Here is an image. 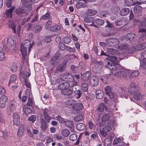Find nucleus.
Returning a JSON list of instances; mask_svg holds the SVG:
<instances>
[{"instance_id": "nucleus-1", "label": "nucleus", "mask_w": 146, "mask_h": 146, "mask_svg": "<svg viewBox=\"0 0 146 146\" xmlns=\"http://www.w3.org/2000/svg\"><path fill=\"white\" fill-rule=\"evenodd\" d=\"M131 71L128 69H124L115 73L116 77H119L123 79H126L128 76L129 77Z\"/></svg>"}, {"instance_id": "nucleus-2", "label": "nucleus", "mask_w": 146, "mask_h": 146, "mask_svg": "<svg viewBox=\"0 0 146 146\" xmlns=\"http://www.w3.org/2000/svg\"><path fill=\"white\" fill-rule=\"evenodd\" d=\"M28 8L25 7L24 5H22L21 7L17 9L16 13L19 16H25L27 15L29 11Z\"/></svg>"}, {"instance_id": "nucleus-3", "label": "nucleus", "mask_w": 146, "mask_h": 146, "mask_svg": "<svg viewBox=\"0 0 146 146\" xmlns=\"http://www.w3.org/2000/svg\"><path fill=\"white\" fill-rule=\"evenodd\" d=\"M107 45L110 46H115L119 43V40L116 38H109L106 40Z\"/></svg>"}, {"instance_id": "nucleus-4", "label": "nucleus", "mask_w": 146, "mask_h": 146, "mask_svg": "<svg viewBox=\"0 0 146 146\" xmlns=\"http://www.w3.org/2000/svg\"><path fill=\"white\" fill-rule=\"evenodd\" d=\"M34 43L33 42L31 44L30 41L28 40H25L24 41V43H21L20 45V50H21V46L22 44L23 46L25 47L26 50L27 51V48H28L29 51L28 53H29L31 51V49L33 47Z\"/></svg>"}, {"instance_id": "nucleus-5", "label": "nucleus", "mask_w": 146, "mask_h": 146, "mask_svg": "<svg viewBox=\"0 0 146 146\" xmlns=\"http://www.w3.org/2000/svg\"><path fill=\"white\" fill-rule=\"evenodd\" d=\"M139 33H141V36L138 39V41L141 42L146 39V29L140 28L138 31Z\"/></svg>"}, {"instance_id": "nucleus-6", "label": "nucleus", "mask_w": 146, "mask_h": 146, "mask_svg": "<svg viewBox=\"0 0 146 146\" xmlns=\"http://www.w3.org/2000/svg\"><path fill=\"white\" fill-rule=\"evenodd\" d=\"M104 21L100 19H95L94 22L90 25L93 26L95 27H97L98 26L102 25L104 23Z\"/></svg>"}, {"instance_id": "nucleus-7", "label": "nucleus", "mask_w": 146, "mask_h": 146, "mask_svg": "<svg viewBox=\"0 0 146 146\" xmlns=\"http://www.w3.org/2000/svg\"><path fill=\"white\" fill-rule=\"evenodd\" d=\"M119 92L121 93V95L122 96L124 97L125 98H128L129 96V90L125 87H121L120 89Z\"/></svg>"}, {"instance_id": "nucleus-8", "label": "nucleus", "mask_w": 146, "mask_h": 146, "mask_svg": "<svg viewBox=\"0 0 146 146\" xmlns=\"http://www.w3.org/2000/svg\"><path fill=\"white\" fill-rule=\"evenodd\" d=\"M21 2L25 7H27L29 11H31L32 9L31 4L32 3V0H21Z\"/></svg>"}, {"instance_id": "nucleus-9", "label": "nucleus", "mask_w": 146, "mask_h": 146, "mask_svg": "<svg viewBox=\"0 0 146 146\" xmlns=\"http://www.w3.org/2000/svg\"><path fill=\"white\" fill-rule=\"evenodd\" d=\"M99 82L98 78L95 76H93L90 78V83L92 86L95 87L97 86Z\"/></svg>"}, {"instance_id": "nucleus-10", "label": "nucleus", "mask_w": 146, "mask_h": 146, "mask_svg": "<svg viewBox=\"0 0 146 146\" xmlns=\"http://www.w3.org/2000/svg\"><path fill=\"white\" fill-rule=\"evenodd\" d=\"M7 100V97L5 95H2L0 97V107L3 108L5 107L6 102Z\"/></svg>"}, {"instance_id": "nucleus-11", "label": "nucleus", "mask_w": 146, "mask_h": 146, "mask_svg": "<svg viewBox=\"0 0 146 146\" xmlns=\"http://www.w3.org/2000/svg\"><path fill=\"white\" fill-rule=\"evenodd\" d=\"M60 55L59 54H56L54 57L51 58L50 63L52 65L58 62L60 60Z\"/></svg>"}, {"instance_id": "nucleus-12", "label": "nucleus", "mask_w": 146, "mask_h": 146, "mask_svg": "<svg viewBox=\"0 0 146 146\" xmlns=\"http://www.w3.org/2000/svg\"><path fill=\"white\" fill-rule=\"evenodd\" d=\"M116 64L111 63L110 61H108L107 63L105 65V67L109 68L111 71H115L117 69V66H116Z\"/></svg>"}, {"instance_id": "nucleus-13", "label": "nucleus", "mask_w": 146, "mask_h": 146, "mask_svg": "<svg viewBox=\"0 0 146 146\" xmlns=\"http://www.w3.org/2000/svg\"><path fill=\"white\" fill-rule=\"evenodd\" d=\"M65 124L70 129L72 132H74V123L73 121L69 120L66 121L65 122Z\"/></svg>"}, {"instance_id": "nucleus-14", "label": "nucleus", "mask_w": 146, "mask_h": 146, "mask_svg": "<svg viewBox=\"0 0 146 146\" xmlns=\"http://www.w3.org/2000/svg\"><path fill=\"white\" fill-rule=\"evenodd\" d=\"M70 85V84L68 82H65L60 84L58 86V88L59 89L62 90L65 89H67L69 88Z\"/></svg>"}, {"instance_id": "nucleus-15", "label": "nucleus", "mask_w": 146, "mask_h": 146, "mask_svg": "<svg viewBox=\"0 0 146 146\" xmlns=\"http://www.w3.org/2000/svg\"><path fill=\"white\" fill-rule=\"evenodd\" d=\"M21 51L23 56L22 62L24 63L26 59L25 57L27 55V51L26 50L25 47L23 46L22 44L21 46Z\"/></svg>"}, {"instance_id": "nucleus-16", "label": "nucleus", "mask_w": 146, "mask_h": 146, "mask_svg": "<svg viewBox=\"0 0 146 146\" xmlns=\"http://www.w3.org/2000/svg\"><path fill=\"white\" fill-rule=\"evenodd\" d=\"M7 24L9 27L11 28L13 31L14 33H15L16 25L14 22L11 19H9Z\"/></svg>"}, {"instance_id": "nucleus-17", "label": "nucleus", "mask_w": 146, "mask_h": 146, "mask_svg": "<svg viewBox=\"0 0 146 146\" xmlns=\"http://www.w3.org/2000/svg\"><path fill=\"white\" fill-rule=\"evenodd\" d=\"M13 121L14 125L18 126L19 125L20 123V119L19 116L17 113H15L13 115Z\"/></svg>"}, {"instance_id": "nucleus-18", "label": "nucleus", "mask_w": 146, "mask_h": 146, "mask_svg": "<svg viewBox=\"0 0 146 146\" xmlns=\"http://www.w3.org/2000/svg\"><path fill=\"white\" fill-rule=\"evenodd\" d=\"M49 110L46 108H45L42 110L43 115L46 121L49 123L50 120L51 119V117L48 115V113Z\"/></svg>"}, {"instance_id": "nucleus-19", "label": "nucleus", "mask_w": 146, "mask_h": 146, "mask_svg": "<svg viewBox=\"0 0 146 146\" xmlns=\"http://www.w3.org/2000/svg\"><path fill=\"white\" fill-rule=\"evenodd\" d=\"M91 76L90 72L89 71L84 72L81 75V78L84 80H89L90 77Z\"/></svg>"}, {"instance_id": "nucleus-20", "label": "nucleus", "mask_w": 146, "mask_h": 146, "mask_svg": "<svg viewBox=\"0 0 146 146\" xmlns=\"http://www.w3.org/2000/svg\"><path fill=\"white\" fill-rule=\"evenodd\" d=\"M135 37V34L133 33H129L126 34L125 36V38L126 40H129V41L131 42L134 39Z\"/></svg>"}, {"instance_id": "nucleus-21", "label": "nucleus", "mask_w": 146, "mask_h": 146, "mask_svg": "<svg viewBox=\"0 0 146 146\" xmlns=\"http://www.w3.org/2000/svg\"><path fill=\"white\" fill-rule=\"evenodd\" d=\"M106 60H110L111 63L115 64H117L118 62V61L117 60L116 57L114 56H108Z\"/></svg>"}, {"instance_id": "nucleus-22", "label": "nucleus", "mask_w": 146, "mask_h": 146, "mask_svg": "<svg viewBox=\"0 0 146 146\" xmlns=\"http://www.w3.org/2000/svg\"><path fill=\"white\" fill-rule=\"evenodd\" d=\"M129 9L128 8H124L120 11L119 14L122 16H124L128 15L129 13Z\"/></svg>"}, {"instance_id": "nucleus-23", "label": "nucleus", "mask_w": 146, "mask_h": 146, "mask_svg": "<svg viewBox=\"0 0 146 146\" xmlns=\"http://www.w3.org/2000/svg\"><path fill=\"white\" fill-rule=\"evenodd\" d=\"M72 108L77 110H82L83 108V104L80 103H76V102L75 104L72 106Z\"/></svg>"}, {"instance_id": "nucleus-24", "label": "nucleus", "mask_w": 146, "mask_h": 146, "mask_svg": "<svg viewBox=\"0 0 146 146\" xmlns=\"http://www.w3.org/2000/svg\"><path fill=\"white\" fill-rule=\"evenodd\" d=\"M66 65L65 64H59L56 67V70L57 71L62 72L65 70Z\"/></svg>"}, {"instance_id": "nucleus-25", "label": "nucleus", "mask_w": 146, "mask_h": 146, "mask_svg": "<svg viewBox=\"0 0 146 146\" xmlns=\"http://www.w3.org/2000/svg\"><path fill=\"white\" fill-rule=\"evenodd\" d=\"M72 91L69 88L62 90L61 91V94L65 95H70L72 94Z\"/></svg>"}, {"instance_id": "nucleus-26", "label": "nucleus", "mask_w": 146, "mask_h": 146, "mask_svg": "<svg viewBox=\"0 0 146 146\" xmlns=\"http://www.w3.org/2000/svg\"><path fill=\"white\" fill-rule=\"evenodd\" d=\"M41 121L40 123L41 124L40 127L41 129L43 130H45L47 128V124L45 119L42 117L40 118Z\"/></svg>"}, {"instance_id": "nucleus-27", "label": "nucleus", "mask_w": 146, "mask_h": 146, "mask_svg": "<svg viewBox=\"0 0 146 146\" xmlns=\"http://www.w3.org/2000/svg\"><path fill=\"white\" fill-rule=\"evenodd\" d=\"M16 107V104L15 102L10 103L9 105L8 111L11 112H13L15 110Z\"/></svg>"}, {"instance_id": "nucleus-28", "label": "nucleus", "mask_w": 146, "mask_h": 146, "mask_svg": "<svg viewBox=\"0 0 146 146\" xmlns=\"http://www.w3.org/2000/svg\"><path fill=\"white\" fill-rule=\"evenodd\" d=\"M96 98L98 99H102L104 95L103 92L100 90L96 91Z\"/></svg>"}, {"instance_id": "nucleus-29", "label": "nucleus", "mask_w": 146, "mask_h": 146, "mask_svg": "<svg viewBox=\"0 0 146 146\" xmlns=\"http://www.w3.org/2000/svg\"><path fill=\"white\" fill-rule=\"evenodd\" d=\"M15 43L14 38L13 37H9L7 39V44L9 46H12Z\"/></svg>"}, {"instance_id": "nucleus-30", "label": "nucleus", "mask_w": 146, "mask_h": 146, "mask_svg": "<svg viewBox=\"0 0 146 146\" xmlns=\"http://www.w3.org/2000/svg\"><path fill=\"white\" fill-rule=\"evenodd\" d=\"M24 131V126L23 124H21L18 130L17 135L19 136H21L23 134Z\"/></svg>"}, {"instance_id": "nucleus-31", "label": "nucleus", "mask_w": 146, "mask_h": 146, "mask_svg": "<svg viewBox=\"0 0 146 146\" xmlns=\"http://www.w3.org/2000/svg\"><path fill=\"white\" fill-rule=\"evenodd\" d=\"M76 127L78 130L80 131H82L86 128V126L83 123H80L77 124Z\"/></svg>"}, {"instance_id": "nucleus-32", "label": "nucleus", "mask_w": 146, "mask_h": 146, "mask_svg": "<svg viewBox=\"0 0 146 146\" xmlns=\"http://www.w3.org/2000/svg\"><path fill=\"white\" fill-rule=\"evenodd\" d=\"M142 10V8L139 5H136L134 7L133 11L134 13H140Z\"/></svg>"}, {"instance_id": "nucleus-33", "label": "nucleus", "mask_w": 146, "mask_h": 146, "mask_svg": "<svg viewBox=\"0 0 146 146\" xmlns=\"http://www.w3.org/2000/svg\"><path fill=\"white\" fill-rule=\"evenodd\" d=\"M74 93L75 94L74 96L77 99H79L82 94V92L80 90H78L74 91Z\"/></svg>"}, {"instance_id": "nucleus-34", "label": "nucleus", "mask_w": 146, "mask_h": 146, "mask_svg": "<svg viewBox=\"0 0 146 146\" xmlns=\"http://www.w3.org/2000/svg\"><path fill=\"white\" fill-rule=\"evenodd\" d=\"M54 24V23L52 20H49L46 23L45 26V28L46 29H50V28L53 26Z\"/></svg>"}, {"instance_id": "nucleus-35", "label": "nucleus", "mask_w": 146, "mask_h": 146, "mask_svg": "<svg viewBox=\"0 0 146 146\" xmlns=\"http://www.w3.org/2000/svg\"><path fill=\"white\" fill-rule=\"evenodd\" d=\"M107 108L106 106L103 103H102L99 106L97 110L100 112H103L104 110H106Z\"/></svg>"}, {"instance_id": "nucleus-36", "label": "nucleus", "mask_w": 146, "mask_h": 146, "mask_svg": "<svg viewBox=\"0 0 146 146\" xmlns=\"http://www.w3.org/2000/svg\"><path fill=\"white\" fill-rule=\"evenodd\" d=\"M61 29V27L60 25H55L51 27L50 28V31L53 32H57L60 31Z\"/></svg>"}, {"instance_id": "nucleus-37", "label": "nucleus", "mask_w": 146, "mask_h": 146, "mask_svg": "<svg viewBox=\"0 0 146 146\" xmlns=\"http://www.w3.org/2000/svg\"><path fill=\"white\" fill-rule=\"evenodd\" d=\"M14 8V6H13V7H11V8H10L9 9L6 10L5 12L6 14L9 18H11L12 17V12Z\"/></svg>"}, {"instance_id": "nucleus-38", "label": "nucleus", "mask_w": 146, "mask_h": 146, "mask_svg": "<svg viewBox=\"0 0 146 146\" xmlns=\"http://www.w3.org/2000/svg\"><path fill=\"white\" fill-rule=\"evenodd\" d=\"M139 90V87H136V88H133L129 90V94H134L137 93Z\"/></svg>"}, {"instance_id": "nucleus-39", "label": "nucleus", "mask_w": 146, "mask_h": 146, "mask_svg": "<svg viewBox=\"0 0 146 146\" xmlns=\"http://www.w3.org/2000/svg\"><path fill=\"white\" fill-rule=\"evenodd\" d=\"M87 6L86 4L81 2L77 3L76 5V8L77 9H79L81 8L86 7Z\"/></svg>"}, {"instance_id": "nucleus-40", "label": "nucleus", "mask_w": 146, "mask_h": 146, "mask_svg": "<svg viewBox=\"0 0 146 146\" xmlns=\"http://www.w3.org/2000/svg\"><path fill=\"white\" fill-rule=\"evenodd\" d=\"M62 40L64 43L67 44H69L71 41L70 38L67 36L63 38Z\"/></svg>"}, {"instance_id": "nucleus-41", "label": "nucleus", "mask_w": 146, "mask_h": 146, "mask_svg": "<svg viewBox=\"0 0 146 146\" xmlns=\"http://www.w3.org/2000/svg\"><path fill=\"white\" fill-rule=\"evenodd\" d=\"M61 133L62 135L65 137H68L70 134V132L69 130L66 129H64L62 130Z\"/></svg>"}, {"instance_id": "nucleus-42", "label": "nucleus", "mask_w": 146, "mask_h": 146, "mask_svg": "<svg viewBox=\"0 0 146 146\" xmlns=\"http://www.w3.org/2000/svg\"><path fill=\"white\" fill-rule=\"evenodd\" d=\"M88 85L87 83L85 82L82 83L81 86V89L84 92H87L88 90Z\"/></svg>"}, {"instance_id": "nucleus-43", "label": "nucleus", "mask_w": 146, "mask_h": 146, "mask_svg": "<svg viewBox=\"0 0 146 146\" xmlns=\"http://www.w3.org/2000/svg\"><path fill=\"white\" fill-rule=\"evenodd\" d=\"M50 12H48L45 15L40 17V20H47L49 19L50 17Z\"/></svg>"}, {"instance_id": "nucleus-44", "label": "nucleus", "mask_w": 146, "mask_h": 146, "mask_svg": "<svg viewBox=\"0 0 146 146\" xmlns=\"http://www.w3.org/2000/svg\"><path fill=\"white\" fill-rule=\"evenodd\" d=\"M42 27L40 25H35L34 27V30L36 33H38L40 32Z\"/></svg>"}, {"instance_id": "nucleus-45", "label": "nucleus", "mask_w": 146, "mask_h": 146, "mask_svg": "<svg viewBox=\"0 0 146 146\" xmlns=\"http://www.w3.org/2000/svg\"><path fill=\"white\" fill-rule=\"evenodd\" d=\"M135 49L134 47L133 46L128 47V48L127 49L126 52L128 54H130L133 53L135 51Z\"/></svg>"}, {"instance_id": "nucleus-46", "label": "nucleus", "mask_w": 146, "mask_h": 146, "mask_svg": "<svg viewBox=\"0 0 146 146\" xmlns=\"http://www.w3.org/2000/svg\"><path fill=\"white\" fill-rule=\"evenodd\" d=\"M129 74V78H134L137 76L139 75V73L138 71H135L132 72L131 71Z\"/></svg>"}, {"instance_id": "nucleus-47", "label": "nucleus", "mask_w": 146, "mask_h": 146, "mask_svg": "<svg viewBox=\"0 0 146 146\" xmlns=\"http://www.w3.org/2000/svg\"><path fill=\"white\" fill-rule=\"evenodd\" d=\"M110 117V115L108 114H105L102 116V121L105 122L107 121Z\"/></svg>"}, {"instance_id": "nucleus-48", "label": "nucleus", "mask_w": 146, "mask_h": 146, "mask_svg": "<svg viewBox=\"0 0 146 146\" xmlns=\"http://www.w3.org/2000/svg\"><path fill=\"white\" fill-rule=\"evenodd\" d=\"M5 56L3 53L2 48L0 47V60L2 61L5 58Z\"/></svg>"}, {"instance_id": "nucleus-49", "label": "nucleus", "mask_w": 146, "mask_h": 146, "mask_svg": "<svg viewBox=\"0 0 146 146\" xmlns=\"http://www.w3.org/2000/svg\"><path fill=\"white\" fill-rule=\"evenodd\" d=\"M128 45L127 44H123L120 45L119 47L120 50H125L126 51L127 49L128 48Z\"/></svg>"}, {"instance_id": "nucleus-50", "label": "nucleus", "mask_w": 146, "mask_h": 146, "mask_svg": "<svg viewBox=\"0 0 146 146\" xmlns=\"http://www.w3.org/2000/svg\"><path fill=\"white\" fill-rule=\"evenodd\" d=\"M27 105L29 106H32L34 104V102L32 97L28 98V101L27 104Z\"/></svg>"}, {"instance_id": "nucleus-51", "label": "nucleus", "mask_w": 146, "mask_h": 146, "mask_svg": "<svg viewBox=\"0 0 146 146\" xmlns=\"http://www.w3.org/2000/svg\"><path fill=\"white\" fill-rule=\"evenodd\" d=\"M84 116L82 115H80L77 116L74 118L75 121L77 122L81 121L83 119Z\"/></svg>"}, {"instance_id": "nucleus-52", "label": "nucleus", "mask_w": 146, "mask_h": 146, "mask_svg": "<svg viewBox=\"0 0 146 146\" xmlns=\"http://www.w3.org/2000/svg\"><path fill=\"white\" fill-rule=\"evenodd\" d=\"M77 138V135L75 133L72 134L69 137L70 140L72 141H76Z\"/></svg>"}, {"instance_id": "nucleus-53", "label": "nucleus", "mask_w": 146, "mask_h": 146, "mask_svg": "<svg viewBox=\"0 0 146 146\" xmlns=\"http://www.w3.org/2000/svg\"><path fill=\"white\" fill-rule=\"evenodd\" d=\"M17 78L15 74H12L11 75L10 80L9 81V84H10L12 82H14L16 80Z\"/></svg>"}, {"instance_id": "nucleus-54", "label": "nucleus", "mask_w": 146, "mask_h": 146, "mask_svg": "<svg viewBox=\"0 0 146 146\" xmlns=\"http://www.w3.org/2000/svg\"><path fill=\"white\" fill-rule=\"evenodd\" d=\"M133 5H134L133 0H125V6H128Z\"/></svg>"}, {"instance_id": "nucleus-55", "label": "nucleus", "mask_w": 146, "mask_h": 146, "mask_svg": "<svg viewBox=\"0 0 146 146\" xmlns=\"http://www.w3.org/2000/svg\"><path fill=\"white\" fill-rule=\"evenodd\" d=\"M96 13L97 11H94L92 9H89L87 11V14L88 15L90 16H92L94 15Z\"/></svg>"}, {"instance_id": "nucleus-56", "label": "nucleus", "mask_w": 146, "mask_h": 146, "mask_svg": "<svg viewBox=\"0 0 146 146\" xmlns=\"http://www.w3.org/2000/svg\"><path fill=\"white\" fill-rule=\"evenodd\" d=\"M138 86L137 84H135L133 82H131L129 85V90H130L133 88H136V87H138Z\"/></svg>"}, {"instance_id": "nucleus-57", "label": "nucleus", "mask_w": 146, "mask_h": 146, "mask_svg": "<svg viewBox=\"0 0 146 146\" xmlns=\"http://www.w3.org/2000/svg\"><path fill=\"white\" fill-rule=\"evenodd\" d=\"M10 68L11 70L13 72H16L17 70V66L15 63L13 64L12 65Z\"/></svg>"}, {"instance_id": "nucleus-58", "label": "nucleus", "mask_w": 146, "mask_h": 146, "mask_svg": "<svg viewBox=\"0 0 146 146\" xmlns=\"http://www.w3.org/2000/svg\"><path fill=\"white\" fill-rule=\"evenodd\" d=\"M104 142L105 145L107 146H110V144L111 143V140L109 138H106L104 140Z\"/></svg>"}, {"instance_id": "nucleus-59", "label": "nucleus", "mask_w": 146, "mask_h": 146, "mask_svg": "<svg viewBox=\"0 0 146 146\" xmlns=\"http://www.w3.org/2000/svg\"><path fill=\"white\" fill-rule=\"evenodd\" d=\"M75 101L73 100H68L66 102V104L68 106H72L75 104Z\"/></svg>"}, {"instance_id": "nucleus-60", "label": "nucleus", "mask_w": 146, "mask_h": 146, "mask_svg": "<svg viewBox=\"0 0 146 146\" xmlns=\"http://www.w3.org/2000/svg\"><path fill=\"white\" fill-rule=\"evenodd\" d=\"M24 84L26 86L29 88H30L31 87V84L30 83L29 80L27 79H24Z\"/></svg>"}, {"instance_id": "nucleus-61", "label": "nucleus", "mask_w": 146, "mask_h": 146, "mask_svg": "<svg viewBox=\"0 0 146 146\" xmlns=\"http://www.w3.org/2000/svg\"><path fill=\"white\" fill-rule=\"evenodd\" d=\"M21 74L24 77H29L30 75V74L26 71H23V72H21Z\"/></svg>"}, {"instance_id": "nucleus-62", "label": "nucleus", "mask_w": 146, "mask_h": 146, "mask_svg": "<svg viewBox=\"0 0 146 146\" xmlns=\"http://www.w3.org/2000/svg\"><path fill=\"white\" fill-rule=\"evenodd\" d=\"M57 119L61 123H65L66 121L64 119L61 117L59 115H58L56 117Z\"/></svg>"}, {"instance_id": "nucleus-63", "label": "nucleus", "mask_w": 146, "mask_h": 146, "mask_svg": "<svg viewBox=\"0 0 146 146\" xmlns=\"http://www.w3.org/2000/svg\"><path fill=\"white\" fill-rule=\"evenodd\" d=\"M66 73L61 74L60 76V81H66Z\"/></svg>"}, {"instance_id": "nucleus-64", "label": "nucleus", "mask_w": 146, "mask_h": 146, "mask_svg": "<svg viewBox=\"0 0 146 146\" xmlns=\"http://www.w3.org/2000/svg\"><path fill=\"white\" fill-rule=\"evenodd\" d=\"M25 95L28 98L31 97L32 96V93L31 92L29 89H27L25 92Z\"/></svg>"}]
</instances>
